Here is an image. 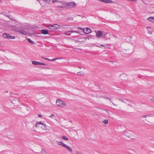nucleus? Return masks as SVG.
Instances as JSON below:
<instances>
[{
  "instance_id": "nucleus-38",
  "label": "nucleus",
  "mask_w": 154,
  "mask_h": 154,
  "mask_svg": "<svg viewBox=\"0 0 154 154\" xmlns=\"http://www.w3.org/2000/svg\"><path fill=\"white\" fill-rule=\"evenodd\" d=\"M82 42V41H76V42Z\"/></svg>"
},
{
  "instance_id": "nucleus-41",
  "label": "nucleus",
  "mask_w": 154,
  "mask_h": 154,
  "mask_svg": "<svg viewBox=\"0 0 154 154\" xmlns=\"http://www.w3.org/2000/svg\"><path fill=\"white\" fill-rule=\"evenodd\" d=\"M6 93H8V91H6Z\"/></svg>"
},
{
  "instance_id": "nucleus-16",
  "label": "nucleus",
  "mask_w": 154,
  "mask_h": 154,
  "mask_svg": "<svg viewBox=\"0 0 154 154\" xmlns=\"http://www.w3.org/2000/svg\"><path fill=\"white\" fill-rule=\"evenodd\" d=\"M146 28L147 30L148 33L150 34H152L153 32V31L151 28L148 26L146 27Z\"/></svg>"
},
{
  "instance_id": "nucleus-7",
  "label": "nucleus",
  "mask_w": 154,
  "mask_h": 154,
  "mask_svg": "<svg viewBox=\"0 0 154 154\" xmlns=\"http://www.w3.org/2000/svg\"><path fill=\"white\" fill-rule=\"evenodd\" d=\"M11 102L14 105V106H18L20 103L19 99L16 97H14L11 99Z\"/></svg>"
},
{
  "instance_id": "nucleus-18",
  "label": "nucleus",
  "mask_w": 154,
  "mask_h": 154,
  "mask_svg": "<svg viewBox=\"0 0 154 154\" xmlns=\"http://www.w3.org/2000/svg\"><path fill=\"white\" fill-rule=\"evenodd\" d=\"M41 33L43 34L47 35L48 34V32L47 30L42 29L41 30Z\"/></svg>"
},
{
  "instance_id": "nucleus-8",
  "label": "nucleus",
  "mask_w": 154,
  "mask_h": 154,
  "mask_svg": "<svg viewBox=\"0 0 154 154\" xmlns=\"http://www.w3.org/2000/svg\"><path fill=\"white\" fill-rule=\"evenodd\" d=\"M60 26L59 25L56 24L53 25H50L48 26V27L50 29H58Z\"/></svg>"
},
{
  "instance_id": "nucleus-19",
  "label": "nucleus",
  "mask_w": 154,
  "mask_h": 154,
  "mask_svg": "<svg viewBox=\"0 0 154 154\" xmlns=\"http://www.w3.org/2000/svg\"><path fill=\"white\" fill-rule=\"evenodd\" d=\"M147 19L151 22H154V17H149L147 18Z\"/></svg>"
},
{
  "instance_id": "nucleus-12",
  "label": "nucleus",
  "mask_w": 154,
  "mask_h": 154,
  "mask_svg": "<svg viewBox=\"0 0 154 154\" xmlns=\"http://www.w3.org/2000/svg\"><path fill=\"white\" fill-rule=\"evenodd\" d=\"M120 79L123 81H126L127 79V75L125 73H123L120 75Z\"/></svg>"
},
{
  "instance_id": "nucleus-31",
  "label": "nucleus",
  "mask_w": 154,
  "mask_h": 154,
  "mask_svg": "<svg viewBox=\"0 0 154 154\" xmlns=\"http://www.w3.org/2000/svg\"><path fill=\"white\" fill-rule=\"evenodd\" d=\"M38 65H45V64L44 63L39 62Z\"/></svg>"
},
{
  "instance_id": "nucleus-45",
  "label": "nucleus",
  "mask_w": 154,
  "mask_h": 154,
  "mask_svg": "<svg viewBox=\"0 0 154 154\" xmlns=\"http://www.w3.org/2000/svg\"><path fill=\"white\" fill-rule=\"evenodd\" d=\"M1 0H0V1H1Z\"/></svg>"
},
{
  "instance_id": "nucleus-34",
  "label": "nucleus",
  "mask_w": 154,
  "mask_h": 154,
  "mask_svg": "<svg viewBox=\"0 0 154 154\" xmlns=\"http://www.w3.org/2000/svg\"><path fill=\"white\" fill-rule=\"evenodd\" d=\"M150 100H151L152 101V102H154V98H151V99H150Z\"/></svg>"
},
{
  "instance_id": "nucleus-33",
  "label": "nucleus",
  "mask_w": 154,
  "mask_h": 154,
  "mask_svg": "<svg viewBox=\"0 0 154 154\" xmlns=\"http://www.w3.org/2000/svg\"><path fill=\"white\" fill-rule=\"evenodd\" d=\"M43 58L45 60H49L50 61H51V59H49L47 58Z\"/></svg>"
},
{
  "instance_id": "nucleus-15",
  "label": "nucleus",
  "mask_w": 154,
  "mask_h": 154,
  "mask_svg": "<svg viewBox=\"0 0 154 154\" xmlns=\"http://www.w3.org/2000/svg\"><path fill=\"white\" fill-rule=\"evenodd\" d=\"M91 30L90 29L87 27L84 29V31L83 32L86 34H88L91 32Z\"/></svg>"
},
{
  "instance_id": "nucleus-32",
  "label": "nucleus",
  "mask_w": 154,
  "mask_h": 154,
  "mask_svg": "<svg viewBox=\"0 0 154 154\" xmlns=\"http://www.w3.org/2000/svg\"><path fill=\"white\" fill-rule=\"evenodd\" d=\"M54 116L53 114H52V115L49 116L50 117L53 118V117Z\"/></svg>"
},
{
  "instance_id": "nucleus-21",
  "label": "nucleus",
  "mask_w": 154,
  "mask_h": 154,
  "mask_svg": "<svg viewBox=\"0 0 154 154\" xmlns=\"http://www.w3.org/2000/svg\"><path fill=\"white\" fill-rule=\"evenodd\" d=\"M132 38L131 37L129 36L126 38V40L127 42H129L131 41Z\"/></svg>"
},
{
  "instance_id": "nucleus-22",
  "label": "nucleus",
  "mask_w": 154,
  "mask_h": 154,
  "mask_svg": "<svg viewBox=\"0 0 154 154\" xmlns=\"http://www.w3.org/2000/svg\"><path fill=\"white\" fill-rule=\"evenodd\" d=\"M28 41L31 44H34V42L32 40L30 39V38H28L27 39Z\"/></svg>"
},
{
  "instance_id": "nucleus-42",
  "label": "nucleus",
  "mask_w": 154,
  "mask_h": 154,
  "mask_svg": "<svg viewBox=\"0 0 154 154\" xmlns=\"http://www.w3.org/2000/svg\"><path fill=\"white\" fill-rule=\"evenodd\" d=\"M79 68H80V69H81V67H79Z\"/></svg>"
},
{
  "instance_id": "nucleus-17",
  "label": "nucleus",
  "mask_w": 154,
  "mask_h": 154,
  "mask_svg": "<svg viewBox=\"0 0 154 154\" xmlns=\"http://www.w3.org/2000/svg\"><path fill=\"white\" fill-rule=\"evenodd\" d=\"M100 2H102L106 3H112V1L111 0H98Z\"/></svg>"
},
{
  "instance_id": "nucleus-11",
  "label": "nucleus",
  "mask_w": 154,
  "mask_h": 154,
  "mask_svg": "<svg viewBox=\"0 0 154 154\" xmlns=\"http://www.w3.org/2000/svg\"><path fill=\"white\" fill-rule=\"evenodd\" d=\"M111 35L109 33H103V35H102V37L104 38H106V39H110V36Z\"/></svg>"
},
{
  "instance_id": "nucleus-37",
  "label": "nucleus",
  "mask_w": 154,
  "mask_h": 154,
  "mask_svg": "<svg viewBox=\"0 0 154 154\" xmlns=\"http://www.w3.org/2000/svg\"><path fill=\"white\" fill-rule=\"evenodd\" d=\"M38 116L39 117H42V115L41 114H39L38 115Z\"/></svg>"
},
{
  "instance_id": "nucleus-9",
  "label": "nucleus",
  "mask_w": 154,
  "mask_h": 154,
  "mask_svg": "<svg viewBox=\"0 0 154 154\" xmlns=\"http://www.w3.org/2000/svg\"><path fill=\"white\" fill-rule=\"evenodd\" d=\"M2 36L4 38L8 39H14L15 38L14 36H12L10 34L5 33L3 34Z\"/></svg>"
},
{
  "instance_id": "nucleus-6",
  "label": "nucleus",
  "mask_w": 154,
  "mask_h": 154,
  "mask_svg": "<svg viewBox=\"0 0 154 154\" xmlns=\"http://www.w3.org/2000/svg\"><path fill=\"white\" fill-rule=\"evenodd\" d=\"M57 143L59 145L61 146L66 148L69 151L72 152V149L70 147L64 143L62 141L57 142Z\"/></svg>"
},
{
  "instance_id": "nucleus-25",
  "label": "nucleus",
  "mask_w": 154,
  "mask_h": 154,
  "mask_svg": "<svg viewBox=\"0 0 154 154\" xmlns=\"http://www.w3.org/2000/svg\"><path fill=\"white\" fill-rule=\"evenodd\" d=\"M57 0H52V2H55ZM44 1H46V2H49L51 1V0H44Z\"/></svg>"
},
{
  "instance_id": "nucleus-5",
  "label": "nucleus",
  "mask_w": 154,
  "mask_h": 154,
  "mask_svg": "<svg viewBox=\"0 0 154 154\" xmlns=\"http://www.w3.org/2000/svg\"><path fill=\"white\" fill-rule=\"evenodd\" d=\"M56 103V105L58 106L63 107L66 106V103L65 102L60 99L57 100Z\"/></svg>"
},
{
  "instance_id": "nucleus-28",
  "label": "nucleus",
  "mask_w": 154,
  "mask_h": 154,
  "mask_svg": "<svg viewBox=\"0 0 154 154\" xmlns=\"http://www.w3.org/2000/svg\"><path fill=\"white\" fill-rule=\"evenodd\" d=\"M100 46L106 48L107 47L106 45H101Z\"/></svg>"
},
{
  "instance_id": "nucleus-27",
  "label": "nucleus",
  "mask_w": 154,
  "mask_h": 154,
  "mask_svg": "<svg viewBox=\"0 0 154 154\" xmlns=\"http://www.w3.org/2000/svg\"><path fill=\"white\" fill-rule=\"evenodd\" d=\"M59 59L58 58H54V59H51V61H54V60H56Z\"/></svg>"
},
{
  "instance_id": "nucleus-39",
  "label": "nucleus",
  "mask_w": 154,
  "mask_h": 154,
  "mask_svg": "<svg viewBox=\"0 0 154 154\" xmlns=\"http://www.w3.org/2000/svg\"><path fill=\"white\" fill-rule=\"evenodd\" d=\"M96 45V46L98 47L99 48H100V46H99V45Z\"/></svg>"
},
{
  "instance_id": "nucleus-13",
  "label": "nucleus",
  "mask_w": 154,
  "mask_h": 154,
  "mask_svg": "<svg viewBox=\"0 0 154 154\" xmlns=\"http://www.w3.org/2000/svg\"><path fill=\"white\" fill-rule=\"evenodd\" d=\"M73 32H75L77 33H79L78 32L75 31H74V30H71L65 32L64 34L65 35H66L67 36H70L71 35V33H73Z\"/></svg>"
},
{
  "instance_id": "nucleus-29",
  "label": "nucleus",
  "mask_w": 154,
  "mask_h": 154,
  "mask_svg": "<svg viewBox=\"0 0 154 154\" xmlns=\"http://www.w3.org/2000/svg\"><path fill=\"white\" fill-rule=\"evenodd\" d=\"M6 17H8L11 20H14L11 17L8 15H7L6 16Z\"/></svg>"
},
{
  "instance_id": "nucleus-1",
  "label": "nucleus",
  "mask_w": 154,
  "mask_h": 154,
  "mask_svg": "<svg viewBox=\"0 0 154 154\" xmlns=\"http://www.w3.org/2000/svg\"><path fill=\"white\" fill-rule=\"evenodd\" d=\"M141 118L143 121L148 125L154 123V118L153 115L151 114H145L142 115Z\"/></svg>"
},
{
  "instance_id": "nucleus-35",
  "label": "nucleus",
  "mask_w": 154,
  "mask_h": 154,
  "mask_svg": "<svg viewBox=\"0 0 154 154\" xmlns=\"http://www.w3.org/2000/svg\"><path fill=\"white\" fill-rule=\"evenodd\" d=\"M59 7L60 8H65V6H60Z\"/></svg>"
},
{
  "instance_id": "nucleus-23",
  "label": "nucleus",
  "mask_w": 154,
  "mask_h": 154,
  "mask_svg": "<svg viewBox=\"0 0 154 154\" xmlns=\"http://www.w3.org/2000/svg\"><path fill=\"white\" fill-rule=\"evenodd\" d=\"M102 122L103 123L106 125V124H107L108 123V119H105V120H104V121H103Z\"/></svg>"
},
{
  "instance_id": "nucleus-40",
  "label": "nucleus",
  "mask_w": 154,
  "mask_h": 154,
  "mask_svg": "<svg viewBox=\"0 0 154 154\" xmlns=\"http://www.w3.org/2000/svg\"><path fill=\"white\" fill-rule=\"evenodd\" d=\"M112 103V104H113L114 105V106H117V105H115V104H114V103Z\"/></svg>"
},
{
  "instance_id": "nucleus-20",
  "label": "nucleus",
  "mask_w": 154,
  "mask_h": 154,
  "mask_svg": "<svg viewBox=\"0 0 154 154\" xmlns=\"http://www.w3.org/2000/svg\"><path fill=\"white\" fill-rule=\"evenodd\" d=\"M61 138H62L63 140H68V137L65 136H61Z\"/></svg>"
},
{
  "instance_id": "nucleus-44",
  "label": "nucleus",
  "mask_w": 154,
  "mask_h": 154,
  "mask_svg": "<svg viewBox=\"0 0 154 154\" xmlns=\"http://www.w3.org/2000/svg\"><path fill=\"white\" fill-rule=\"evenodd\" d=\"M128 105H131V103L130 104H128Z\"/></svg>"
},
{
  "instance_id": "nucleus-43",
  "label": "nucleus",
  "mask_w": 154,
  "mask_h": 154,
  "mask_svg": "<svg viewBox=\"0 0 154 154\" xmlns=\"http://www.w3.org/2000/svg\"><path fill=\"white\" fill-rule=\"evenodd\" d=\"M121 101L122 102H123V100H121Z\"/></svg>"
},
{
  "instance_id": "nucleus-24",
  "label": "nucleus",
  "mask_w": 154,
  "mask_h": 154,
  "mask_svg": "<svg viewBox=\"0 0 154 154\" xmlns=\"http://www.w3.org/2000/svg\"><path fill=\"white\" fill-rule=\"evenodd\" d=\"M32 64L33 65H38L39 62H38L36 61H32Z\"/></svg>"
},
{
  "instance_id": "nucleus-4",
  "label": "nucleus",
  "mask_w": 154,
  "mask_h": 154,
  "mask_svg": "<svg viewBox=\"0 0 154 154\" xmlns=\"http://www.w3.org/2000/svg\"><path fill=\"white\" fill-rule=\"evenodd\" d=\"M14 30L17 32H19L22 34L27 35H28L29 33L28 32L26 31L20 27H17L14 29Z\"/></svg>"
},
{
  "instance_id": "nucleus-3",
  "label": "nucleus",
  "mask_w": 154,
  "mask_h": 154,
  "mask_svg": "<svg viewBox=\"0 0 154 154\" xmlns=\"http://www.w3.org/2000/svg\"><path fill=\"white\" fill-rule=\"evenodd\" d=\"M45 95L43 94H39L36 96V98L41 104H42L45 102L44 98Z\"/></svg>"
},
{
  "instance_id": "nucleus-14",
  "label": "nucleus",
  "mask_w": 154,
  "mask_h": 154,
  "mask_svg": "<svg viewBox=\"0 0 154 154\" xmlns=\"http://www.w3.org/2000/svg\"><path fill=\"white\" fill-rule=\"evenodd\" d=\"M103 33L101 31H99L97 32L96 34L97 37L98 38H100L102 35H103Z\"/></svg>"
},
{
  "instance_id": "nucleus-26",
  "label": "nucleus",
  "mask_w": 154,
  "mask_h": 154,
  "mask_svg": "<svg viewBox=\"0 0 154 154\" xmlns=\"http://www.w3.org/2000/svg\"><path fill=\"white\" fill-rule=\"evenodd\" d=\"M77 74L78 75L80 74L81 75H83L84 74V73L82 71L81 72H77Z\"/></svg>"
},
{
  "instance_id": "nucleus-30",
  "label": "nucleus",
  "mask_w": 154,
  "mask_h": 154,
  "mask_svg": "<svg viewBox=\"0 0 154 154\" xmlns=\"http://www.w3.org/2000/svg\"><path fill=\"white\" fill-rule=\"evenodd\" d=\"M78 29H79L82 30L83 32L84 31V29H85V28H82L81 27H79V28H78Z\"/></svg>"
},
{
  "instance_id": "nucleus-10",
  "label": "nucleus",
  "mask_w": 154,
  "mask_h": 154,
  "mask_svg": "<svg viewBox=\"0 0 154 154\" xmlns=\"http://www.w3.org/2000/svg\"><path fill=\"white\" fill-rule=\"evenodd\" d=\"M76 6V4L74 2H70L67 4L66 6L68 8H71L75 7Z\"/></svg>"
},
{
  "instance_id": "nucleus-2",
  "label": "nucleus",
  "mask_w": 154,
  "mask_h": 154,
  "mask_svg": "<svg viewBox=\"0 0 154 154\" xmlns=\"http://www.w3.org/2000/svg\"><path fill=\"white\" fill-rule=\"evenodd\" d=\"M35 127L37 128L42 129L43 131H48L49 130L47 128V126L45 124L41 122H37L35 124Z\"/></svg>"
},
{
  "instance_id": "nucleus-36",
  "label": "nucleus",
  "mask_w": 154,
  "mask_h": 154,
  "mask_svg": "<svg viewBox=\"0 0 154 154\" xmlns=\"http://www.w3.org/2000/svg\"><path fill=\"white\" fill-rule=\"evenodd\" d=\"M75 154H81V153L80 152H77Z\"/></svg>"
}]
</instances>
